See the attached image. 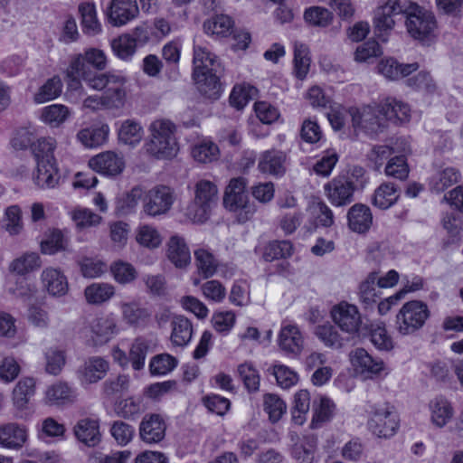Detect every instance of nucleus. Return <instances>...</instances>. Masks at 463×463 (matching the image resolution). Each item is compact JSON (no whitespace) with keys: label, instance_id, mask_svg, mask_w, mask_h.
<instances>
[{"label":"nucleus","instance_id":"obj_1","mask_svg":"<svg viewBox=\"0 0 463 463\" xmlns=\"http://www.w3.org/2000/svg\"><path fill=\"white\" fill-rule=\"evenodd\" d=\"M145 148L149 156L158 160L174 158L179 151L176 126L165 118L153 120L148 126V139Z\"/></svg>","mask_w":463,"mask_h":463},{"label":"nucleus","instance_id":"obj_2","mask_svg":"<svg viewBox=\"0 0 463 463\" xmlns=\"http://www.w3.org/2000/svg\"><path fill=\"white\" fill-rule=\"evenodd\" d=\"M403 14L408 33L414 40L430 43L436 38L438 23L434 13L413 0H406Z\"/></svg>","mask_w":463,"mask_h":463},{"label":"nucleus","instance_id":"obj_3","mask_svg":"<svg viewBox=\"0 0 463 463\" xmlns=\"http://www.w3.org/2000/svg\"><path fill=\"white\" fill-rule=\"evenodd\" d=\"M247 184L246 178L241 176L231 179L223 196L225 209L233 213L241 223L250 220L256 213V206L246 191Z\"/></svg>","mask_w":463,"mask_h":463},{"label":"nucleus","instance_id":"obj_4","mask_svg":"<svg viewBox=\"0 0 463 463\" xmlns=\"http://www.w3.org/2000/svg\"><path fill=\"white\" fill-rule=\"evenodd\" d=\"M218 187L207 179L198 180L194 188V200L186 209L187 217L194 222L207 221L218 202Z\"/></svg>","mask_w":463,"mask_h":463},{"label":"nucleus","instance_id":"obj_5","mask_svg":"<svg viewBox=\"0 0 463 463\" xmlns=\"http://www.w3.org/2000/svg\"><path fill=\"white\" fill-rule=\"evenodd\" d=\"M399 424L398 413L389 402L371 406L367 428L373 435L378 438H391L397 432Z\"/></svg>","mask_w":463,"mask_h":463},{"label":"nucleus","instance_id":"obj_6","mask_svg":"<svg viewBox=\"0 0 463 463\" xmlns=\"http://www.w3.org/2000/svg\"><path fill=\"white\" fill-rule=\"evenodd\" d=\"M430 316L428 305L421 300L404 303L396 315L395 326L399 334L412 335L423 327Z\"/></svg>","mask_w":463,"mask_h":463},{"label":"nucleus","instance_id":"obj_7","mask_svg":"<svg viewBox=\"0 0 463 463\" xmlns=\"http://www.w3.org/2000/svg\"><path fill=\"white\" fill-rule=\"evenodd\" d=\"M119 333L118 318L115 314H102L93 318L81 330V337L88 345L99 346L110 341Z\"/></svg>","mask_w":463,"mask_h":463},{"label":"nucleus","instance_id":"obj_8","mask_svg":"<svg viewBox=\"0 0 463 463\" xmlns=\"http://www.w3.org/2000/svg\"><path fill=\"white\" fill-rule=\"evenodd\" d=\"M349 114L352 118V127L356 133L373 135L377 133L383 125L382 106H364L351 108Z\"/></svg>","mask_w":463,"mask_h":463},{"label":"nucleus","instance_id":"obj_9","mask_svg":"<svg viewBox=\"0 0 463 463\" xmlns=\"http://www.w3.org/2000/svg\"><path fill=\"white\" fill-rule=\"evenodd\" d=\"M175 200L174 191L165 185H157L150 189L143 200L142 213L149 217L167 213Z\"/></svg>","mask_w":463,"mask_h":463},{"label":"nucleus","instance_id":"obj_10","mask_svg":"<svg viewBox=\"0 0 463 463\" xmlns=\"http://www.w3.org/2000/svg\"><path fill=\"white\" fill-rule=\"evenodd\" d=\"M350 362L356 375L364 380L374 379L384 371V363L373 357L364 348H356L350 353Z\"/></svg>","mask_w":463,"mask_h":463},{"label":"nucleus","instance_id":"obj_11","mask_svg":"<svg viewBox=\"0 0 463 463\" xmlns=\"http://www.w3.org/2000/svg\"><path fill=\"white\" fill-rule=\"evenodd\" d=\"M324 191L332 205L341 207L352 203L355 185L353 180L338 175L324 185Z\"/></svg>","mask_w":463,"mask_h":463},{"label":"nucleus","instance_id":"obj_12","mask_svg":"<svg viewBox=\"0 0 463 463\" xmlns=\"http://www.w3.org/2000/svg\"><path fill=\"white\" fill-rule=\"evenodd\" d=\"M139 14L137 0H111L108 7L109 23L114 27H122L134 21Z\"/></svg>","mask_w":463,"mask_h":463},{"label":"nucleus","instance_id":"obj_13","mask_svg":"<svg viewBox=\"0 0 463 463\" xmlns=\"http://www.w3.org/2000/svg\"><path fill=\"white\" fill-rule=\"evenodd\" d=\"M279 349L287 355L298 356L304 349V336L296 324L283 322L278 335Z\"/></svg>","mask_w":463,"mask_h":463},{"label":"nucleus","instance_id":"obj_14","mask_svg":"<svg viewBox=\"0 0 463 463\" xmlns=\"http://www.w3.org/2000/svg\"><path fill=\"white\" fill-rule=\"evenodd\" d=\"M88 165L93 171L106 176L118 175L125 168L123 156L114 151H106L92 156Z\"/></svg>","mask_w":463,"mask_h":463},{"label":"nucleus","instance_id":"obj_15","mask_svg":"<svg viewBox=\"0 0 463 463\" xmlns=\"http://www.w3.org/2000/svg\"><path fill=\"white\" fill-rule=\"evenodd\" d=\"M109 64L106 52L98 48L86 49L76 55L71 61V73L91 71L89 66L97 71H104Z\"/></svg>","mask_w":463,"mask_h":463},{"label":"nucleus","instance_id":"obj_16","mask_svg":"<svg viewBox=\"0 0 463 463\" xmlns=\"http://www.w3.org/2000/svg\"><path fill=\"white\" fill-rule=\"evenodd\" d=\"M199 53L195 57V70L194 78L197 84L199 91L208 99H217L222 92V85L218 77L213 73V70L203 71L202 61L199 60Z\"/></svg>","mask_w":463,"mask_h":463},{"label":"nucleus","instance_id":"obj_17","mask_svg":"<svg viewBox=\"0 0 463 463\" xmlns=\"http://www.w3.org/2000/svg\"><path fill=\"white\" fill-rule=\"evenodd\" d=\"M335 323L347 333H354L361 325V316L356 306L341 302L332 310Z\"/></svg>","mask_w":463,"mask_h":463},{"label":"nucleus","instance_id":"obj_18","mask_svg":"<svg viewBox=\"0 0 463 463\" xmlns=\"http://www.w3.org/2000/svg\"><path fill=\"white\" fill-rule=\"evenodd\" d=\"M406 0H387L377 7L374 14V26L380 32L390 31L393 28L394 15L403 14Z\"/></svg>","mask_w":463,"mask_h":463},{"label":"nucleus","instance_id":"obj_19","mask_svg":"<svg viewBox=\"0 0 463 463\" xmlns=\"http://www.w3.org/2000/svg\"><path fill=\"white\" fill-rule=\"evenodd\" d=\"M406 0H387L377 7L374 14V26L380 32L390 31L393 28L394 15L403 14Z\"/></svg>","mask_w":463,"mask_h":463},{"label":"nucleus","instance_id":"obj_20","mask_svg":"<svg viewBox=\"0 0 463 463\" xmlns=\"http://www.w3.org/2000/svg\"><path fill=\"white\" fill-rule=\"evenodd\" d=\"M406 0H387L377 7L374 14V26L380 32L390 31L393 28L394 15L403 14Z\"/></svg>","mask_w":463,"mask_h":463},{"label":"nucleus","instance_id":"obj_21","mask_svg":"<svg viewBox=\"0 0 463 463\" xmlns=\"http://www.w3.org/2000/svg\"><path fill=\"white\" fill-rule=\"evenodd\" d=\"M287 154L278 149H269L260 153L258 169L262 174L280 177L286 173Z\"/></svg>","mask_w":463,"mask_h":463},{"label":"nucleus","instance_id":"obj_22","mask_svg":"<svg viewBox=\"0 0 463 463\" xmlns=\"http://www.w3.org/2000/svg\"><path fill=\"white\" fill-rule=\"evenodd\" d=\"M430 420L437 428H444L454 418L455 410L452 402L445 396L439 395L428 404Z\"/></svg>","mask_w":463,"mask_h":463},{"label":"nucleus","instance_id":"obj_23","mask_svg":"<svg viewBox=\"0 0 463 463\" xmlns=\"http://www.w3.org/2000/svg\"><path fill=\"white\" fill-rule=\"evenodd\" d=\"M109 369V362L100 356L89 357L79 370V378L83 384L95 383L102 380Z\"/></svg>","mask_w":463,"mask_h":463},{"label":"nucleus","instance_id":"obj_24","mask_svg":"<svg viewBox=\"0 0 463 463\" xmlns=\"http://www.w3.org/2000/svg\"><path fill=\"white\" fill-rule=\"evenodd\" d=\"M166 424L165 420L158 414L146 416L139 427L140 438L146 443H158L165 435Z\"/></svg>","mask_w":463,"mask_h":463},{"label":"nucleus","instance_id":"obj_25","mask_svg":"<svg viewBox=\"0 0 463 463\" xmlns=\"http://www.w3.org/2000/svg\"><path fill=\"white\" fill-rule=\"evenodd\" d=\"M166 257L178 269L186 268L191 263V252L185 240L180 235H173L166 243Z\"/></svg>","mask_w":463,"mask_h":463},{"label":"nucleus","instance_id":"obj_26","mask_svg":"<svg viewBox=\"0 0 463 463\" xmlns=\"http://www.w3.org/2000/svg\"><path fill=\"white\" fill-rule=\"evenodd\" d=\"M109 131L106 123L86 127L77 132L76 140L86 148H97L107 142Z\"/></svg>","mask_w":463,"mask_h":463},{"label":"nucleus","instance_id":"obj_27","mask_svg":"<svg viewBox=\"0 0 463 463\" xmlns=\"http://www.w3.org/2000/svg\"><path fill=\"white\" fill-rule=\"evenodd\" d=\"M41 279L43 288L53 297L65 296L69 290L67 277L60 269L45 268L41 274Z\"/></svg>","mask_w":463,"mask_h":463},{"label":"nucleus","instance_id":"obj_28","mask_svg":"<svg viewBox=\"0 0 463 463\" xmlns=\"http://www.w3.org/2000/svg\"><path fill=\"white\" fill-rule=\"evenodd\" d=\"M82 80L94 90H102L109 85H124L126 78L114 71L97 73L92 71H81Z\"/></svg>","mask_w":463,"mask_h":463},{"label":"nucleus","instance_id":"obj_29","mask_svg":"<svg viewBox=\"0 0 463 463\" xmlns=\"http://www.w3.org/2000/svg\"><path fill=\"white\" fill-rule=\"evenodd\" d=\"M349 228L357 233L367 232L373 224L371 209L362 203L353 205L347 213Z\"/></svg>","mask_w":463,"mask_h":463},{"label":"nucleus","instance_id":"obj_30","mask_svg":"<svg viewBox=\"0 0 463 463\" xmlns=\"http://www.w3.org/2000/svg\"><path fill=\"white\" fill-rule=\"evenodd\" d=\"M377 68L379 73H381L386 79L391 80H397L416 71L419 68V65L416 62L403 64L400 63L393 58H387L382 60L379 62Z\"/></svg>","mask_w":463,"mask_h":463},{"label":"nucleus","instance_id":"obj_31","mask_svg":"<svg viewBox=\"0 0 463 463\" xmlns=\"http://www.w3.org/2000/svg\"><path fill=\"white\" fill-rule=\"evenodd\" d=\"M74 434L80 442L88 447H95L100 441L98 420L90 418L80 420L74 427Z\"/></svg>","mask_w":463,"mask_h":463},{"label":"nucleus","instance_id":"obj_32","mask_svg":"<svg viewBox=\"0 0 463 463\" xmlns=\"http://www.w3.org/2000/svg\"><path fill=\"white\" fill-rule=\"evenodd\" d=\"M27 439V430L17 423L0 426V446L7 449H19Z\"/></svg>","mask_w":463,"mask_h":463},{"label":"nucleus","instance_id":"obj_33","mask_svg":"<svg viewBox=\"0 0 463 463\" xmlns=\"http://www.w3.org/2000/svg\"><path fill=\"white\" fill-rule=\"evenodd\" d=\"M460 179L459 169L455 166H445L430 178L429 185L431 191L439 194L458 183Z\"/></svg>","mask_w":463,"mask_h":463},{"label":"nucleus","instance_id":"obj_34","mask_svg":"<svg viewBox=\"0 0 463 463\" xmlns=\"http://www.w3.org/2000/svg\"><path fill=\"white\" fill-rule=\"evenodd\" d=\"M118 140L128 146H137L144 137V128L138 120L128 118L118 123Z\"/></svg>","mask_w":463,"mask_h":463},{"label":"nucleus","instance_id":"obj_35","mask_svg":"<svg viewBox=\"0 0 463 463\" xmlns=\"http://www.w3.org/2000/svg\"><path fill=\"white\" fill-rule=\"evenodd\" d=\"M33 183L41 189L54 188L60 180L57 163H36Z\"/></svg>","mask_w":463,"mask_h":463},{"label":"nucleus","instance_id":"obj_36","mask_svg":"<svg viewBox=\"0 0 463 463\" xmlns=\"http://www.w3.org/2000/svg\"><path fill=\"white\" fill-rule=\"evenodd\" d=\"M71 115L69 107L63 104H52L41 109L39 119L51 128H59L64 124Z\"/></svg>","mask_w":463,"mask_h":463},{"label":"nucleus","instance_id":"obj_37","mask_svg":"<svg viewBox=\"0 0 463 463\" xmlns=\"http://www.w3.org/2000/svg\"><path fill=\"white\" fill-rule=\"evenodd\" d=\"M118 307L122 319L129 326H142L146 324L150 313L146 308L141 307L137 301L120 302Z\"/></svg>","mask_w":463,"mask_h":463},{"label":"nucleus","instance_id":"obj_38","mask_svg":"<svg viewBox=\"0 0 463 463\" xmlns=\"http://www.w3.org/2000/svg\"><path fill=\"white\" fill-rule=\"evenodd\" d=\"M63 83L58 75L46 80L34 92L33 100L35 104H43L59 98L62 93Z\"/></svg>","mask_w":463,"mask_h":463},{"label":"nucleus","instance_id":"obj_39","mask_svg":"<svg viewBox=\"0 0 463 463\" xmlns=\"http://www.w3.org/2000/svg\"><path fill=\"white\" fill-rule=\"evenodd\" d=\"M57 140L53 137H42L35 140L31 150L35 163H57L54 151Z\"/></svg>","mask_w":463,"mask_h":463},{"label":"nucleus","instance_id":"obj_40","mask_svg":"<svg viewBox=\"0 0 463 463\" xmlns=\"http://www.w3.org/2000/svg\"><path fill=\"white\" fill-rule=\"evenodd\" d=\"M335 404L326 396H321L314 402L313 417L310 422L312 429L322 427L325 423L331 420L335 415Z\"/></svg>","mask_w":463,"mask_h":463},{"label":"nucleus","instance_id":"obj_41","mask_svg":"<svg viewBox=\"0 0 463 463\" xmlns=\"http://www.w3.org/2000/svg\"><path fill=\"white\" fill-rule=\"evenodd\" d=\"M145 193L142 187L137 185L130 191L123 193L116 200V213L118 215L126 216L136 213L140 200Z\"/></svg>","mask_w":463,"mask_h":463},{"label":"nucleus","instance_id":"obj_42","mask_svg":"<svg viewBox=\"0 0 463 463\" xmlns=\"http://www.w3.org/2000/svg\"><path fill=\"white\" fill-rule=\"evenodd\" d=\"M83 32L88 35H97L102 31L101 24L98 19L96 5L94 2H82L79 5Z\"/></svg>","mask_w":463,"mask_h":463},{"label":"nucleus","instance_id":"obj_43","mask_svg":"<svg viewBox=\"0 0 463 463\" xmlns=\"http://www.w3.org/2000/svg\"><path fill=\"white\" fill-rule=\"evenodd\" d=\"M234 22L227 14H216L203 23V30L206 34L216 38H223L232 34Z\"/></svg>","mask_w":463,"mask_h":463},{"label":"nucleus","instance_id":"obj_44","mask_svg":"<svg viewBox=\"0 0 463 463\" xmlns=\"http://www.w3.org/2000/svg\"><path fill=\"white\" fill-rule=\"evenodd\" d=\"M384 119L395 122H406L411 117V109L408 104L394 98H387L382 104Z\"/></svg>","mask_w":463,"mask_h":463},{"label":"nucleus","instance_id":"obj_45","mask_svg":"<svg viewBox=\"0 0 463 463\" xmlns=\"http://www.w3.org/2000/svg\"><path fill=\"white\" fill-rule=\"evenodd\" d=\"M112 53L123 61H131L137 52V46L131 34L123 33L110 41Z\"/></svg>","mask_w":463,"mask_h":463},{"label":"nucleus","instance_id":"obj_46","mask_svg":"<svg viewBox=\"0 0 463 463\" xmlns=\"http://www.w3.org/2000/svg\"><path fill=\"white\" fill-rule=\"evenodd\" d=\"M115 295V287L110 283L94 282L84 290L86 301L91 305H102Z\"/></svg>","mask_w":463,"mask_h":463},{"label":"nucleus","instance_id":"obj_47","mask_svg":"<svg viewBox=\"0 0 463 463\" xmlns=\"http://www.w3.org/2000/svg\"><path fill=\"white\" fill-rule=\"evenodd\" d=\"M400 197L397 187L392 183H383L374 191L372 203L382 210H386L396 203Z\"/></svg>","mask_w":463,"mask_h":463},{"label":"nucleus","instance_id":"obj_48","mask_svg":"<svg viewBox=\"0 0 463 463\" xmlns=\"http://www.w3.org/2000/svg\"><path fill=\"white\" fill-rule=\"evenodd\" d=\"M171 342L176 346L186 345L192 338L193 327L191 322L183 316H175L172 319Z\"/></svg>","mask_w":463,"mask_h":463},{"label":"nucleus","instance_id":"obj_49","mask_svg":"<svg viewBox=\"0 0 463 463\" xmlns=\"http://www.w3.org/2000/svg\"><path fill=\"white\" fill-rule=\"evenodd\" d=\"M191 155L196 162L208 164L219 158L220 150L218 146L212 140L203 139L192 146Z\"/></svg>","mask_w":463,"mask_h":463},{"label":"nucleus","instance_id":"obj_50","mask_svg":"<svg viewBox=\"0 0 463 463\" xmlns=\"http://www.w3.org/2000/svg\"><path fill=\"white\" fill-rule=\"evenodd\" d=\"M310 409V393L307 390H299L294 394L291 420L298 426L303 425Z\"/></svg>","mask_w":463,"mask_h":463},{"label":"nucleus","instance_id":"obj_51","mask_svg":"<svg viewBox=\"0 0 463 463\" xmlns=\"http://www.w3.org/2000/svg\"><path fill=\"white\" fill-rule=\"evenodd\" d=\"M35 380L32 377L22 378L13 391L14 404L18 409H24L35 392Z\"/></svg>","mask_w":463,"mask_h":463},{"label":"nucleus","instance_id":"obj_52","mask_svg":"<svg viewBox=\"0 0 463 463\" xmlns=\"http://www.w3.org/2000/svg\"><path fill=\"white\" fill-rule=\"evenodd\" d=\"M137 242L147 249H156L163 241L160 232L153 225L141 224L136 230Z\"/></svg>","mask_w":463,"mask_h":463},{"label":"nucleus","instance_id":"obj_53","mask_svg":"<svg viewBox=\"0 0 463 463\" xmlns=\"http://www.w3.org/2000/svg\"><path fill=\"white\" fill-rule=\"evenodd\" d=\"M257 89L250 83L236 84L230 94V104L237 109H241L257 95Z\"/></svg>","mask_w":463,"mask_h":463},{"label":"nucleus","instance_id":"obj_54","mask_svg":"<svg viewBox=\"0 0 463 463\" xmlns=\"http://www.w3.org/2000/svg\"><path fill=\"white\" fill-rule=\"evenodd\" d=\"M109 270L114 280L121 285L130 284L137 278L136 268L122 260L113 261L109 266Z\"/></svg>","mask_w":463,"mask_h":463},{"label":"nucleus","instance_id":"obj_55","mask_svg":"<svg viewBox=\"0 0 463 463\" xmlns=\"http://www.w3.org/2000/svg\"><path fill=\"white\" fill-rule=\"evenodd\" d=\"M377 272L373 271L361 282L359 286V299L366 307L373 305L380 298V290L376 284Z\"/></svg>","mask_w":463,"mask_h":463},{"label":"nucleus","instance_id":"obj_56","mask_svg":"<svg viewBox=\"0 0 463 463\" xmlns=\"http://www.w3.org/2000/svg\"><path fill=\"white\" fill-rule=\"evenodd\" d=\"M75 398V392L65 383H57L47 388L45 402L50 405L71 402Z\"/></svg>","mask_w":463,"mask_h":463},{"label":"nucleus","instance_id":"obj_57","mask_svg":"<svg viewBox=\"0 0 463 463\" xmlns=\"http://www.w3.org/2000/svg\"><path fill=\"white\" fill-rule=\"evenodd\" d=\"M316 336L327 347L338 349L343 346L344 339L336 327L326 323L318 325L314 331Z\"/></svg>","mask_w":463,"mask_h":463},{"label":"nucleus","instance_id":"obj_58","mask_svg":"<svg viewBox=\"0 0 463 463\" xmlns=\"http://www.w3.org/2000/svg\"><path fill=\"white\" fill-rule=\"evenodd\" d=\"M294 73L299 80H303L307 75L310 66V58L308 56L307 46L299 42H295L294 45Z\"/></svg>","mask_w":463,"mask_h":463},{"label":"nucleus","instance_id":"obj_59","mask_svg":"<svg viewBox=\"0 0 463 463\" xmlns=\"http://www.w3.org/2000/svg\"><path fill=\"white\" fill-rule=\"evenodd\" d=\"M317 225L330 227L335 222L332 210L321 200H313L307 208Z\"/></svg>","mask_w":463,"mask_h":463},{"label":"nucleus","instance_id":"obj_60","mask_svg":"<svg viewBox=\"0 0 463 463\" xmlns=\"http://www.w3.org/2000/svg\"><path fill=\"white\" fill-rule=\"evenodd\" d=\"M303 17L305 22L309 25L321 28L330 25L334 19L333 13L322 6H311L307 8Z\"/></svg>","mask_w":463,"mask_h":463},{"label":"nucleus","instance_id":"obj_61","mask_svg":"<svg viewBox=\"0 0 463 463\" xmlns=\"http://www.w3.org/2000/svg\"><path fill=\"white\" fill-rule=\"evenodd\" d=\"M69 214L78 229L96 227L102 221L100 215L88 208L76 207L70 211Z\"/></svg>","mask_w":463,"mask_h":463},{"label":"nucleus","instance_id":"obj_62","mask_svg":"<svg viewBox=\"0 0 463 463\" xmlns=\"http://www.w3.org/2000/svg\"><path fill=\"white\" fill-rule=\"evenodd\" d=\"M292 253L293 246L289 241H273L264 247L262 258L265 261L270 262L279 259H287Z\"/></svg>","mask_w":463,"mask_h":463},{"label":"nucleus","instance_id":"obj_63","mask_svg":"<svg viewBox=\"0 0 463 463\" xmlns=\"http://www.w3.org/2000/svg\"><path fill=\"white\" fill-rule=\"evenodd\" d=\"M5 229L10 235H18L24 230L23 213L19 205L5 208L3 217Z\"/></svg>","mask_w":463,"mask_h":463},{"label":"nucleus","instance_id":"obj_64","mask_svg":"<svg viewBox=\"0 0 463 463\" xmlns=\"http://www.w3.org/2000/svg\"><path fill=\"white\" fill-rule=\"evenodd\" d=\"M263 408L273 423L278 422L287 411L286 402L274 393H266L263 396Z\"/></svg>","mask_w":463,"mask_h":463}]
</instances>
